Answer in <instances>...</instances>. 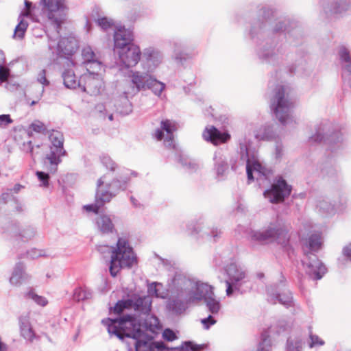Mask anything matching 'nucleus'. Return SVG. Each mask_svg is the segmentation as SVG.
<instances>
[{
    "instance_id": "obj_23",
    "label": "nucleus",
    "mask_w": 351,
    "mask_h": 351,
    "mask_svg": "<svg viewBox=\"0 0 351 351\" xmlns=\"http://www.w3.org/2000/svg\"><path fill=\"white\" fill-rule=\"evenodd\" d=\"M129 300H132L131 308L141 314L147 315L151 311V301L147 296H139L137 294L132 295Z\"/></svg>"
},
{
    "instance_id": "obj_29",
    "label": "nucleus",
    "mask_w": 351,
    "mask_h": 351,
    "mask_svg": "<svg viewBox=\"0 0 351 351\" xmlns=\"http://www.w3.org/2000/svg\"><path fill=\"white\" fill-rule=\"evenodd\" d=\"M95 223L98 230L103 234L112 233L114 230L112 219L107 215H101L97 217Z\"/></svg>"
},
{
    "instance_id": "obj_25",
    "label": "nucleus",
    "mask_w": 351,
    "mask_h": 351,
    "mask_svg": "<svg viewBox=\"0 0 351 351\" xmlns=\"http://www.w3.org/2000/svg\"><path fill=\"white\" fill-rule=\"evenodd\" d=\"M30 276L25 271V265L22 262L15 265L12 276L10 278V282L14 286H19L23 282H27Z\"/></svg>"
},
{
    "instance_id": "obj_1",
    "label": "nucleus",
    "mask_w": 351,
    "mask_h": 351,
    "mask_svg": "<svg viewBox=\"0 0 351 351\" xmlns=\"http://www.w3.org/2000/svg\"><path fill=\"white\" fill-rule=\"evenodd\" d=\"M101 324L106 326L110 335H114L119 339L125 337L132 338L134 342L145 341L147 335L141 329V326L136 318L132 315H125L119 318H106L101 320Z\"/></svg>"
},
{
    "instance_id": "obj_10",
    "label": "nucleus",
    "mask_w": 351,
    "mask_h": 351,
    "mask_svg": "<svg viewBox=\"0 0 351 351\" xmlns=\"http://www.w3.org/2000/svg\"><path fill=\"white\" fill-rule=\"evenodd\" d=\"M292 186L281 176L276 178L271 187L265 191L263 195L269 202L278 204L283 202L291 192Z\"/></svg>"
},
{
    "instance_id": "obj_24",
    "label": "nucleus",
    "mask_w": 351,
    "mask_h": 351,
    "mask_svg": "<svg viewBox=\"0 0 351 351\" xmlns=\"http://www.w3.org/2000/svg\"><path fill=\"white\" fill-rule=\"evenodd\" d=\"M143 62L147 64V71L152 72L160 63L162 55L152 48L145 49L143 54Z\"/></svg>"
},
{
    "instance_id": "obj_45",
    "label": "nucleus",
    "mask_w": 351,
    "mask_h": 351,
    "mask_svg": "<svg viewBox=\"0 0 351 351\" xmlns=\"http://www.w3.org/2000/svg\"><path fill=\"white\" fill-rule=\"evenodd\" d=\"M100 160L102 165L111 171H114L117 167V165L112 159L106 154H103L100 157Z\"/></svg>"
},
{
    "instance_id": "obj_39",
    "label": "nucleus",
    "mask_w": 351,
    "mask_h": 351,
    "mask_svg": "<svg viewBox=\"0 0 351 351\" xmlns=\"http://www.w3.org/2000/svg\"><path fill=\"white\" fill-rule=\"evenodd\" d=\"M165 84L156 78L152 76L151 79H149V82H148V86L147 89H150L156 95H160L162 90L165 89Z\"/></svg>"
},
{
    "instance_id": "obj_32",
    "label": "nucleus",
    "mask_w": 351,
    "mask_h": 351,
    "mask_svg": "<svg viewBox=\"0 0 351 351\" xmlns=\"http://www.w3.org/2000/svg\"><path fill=\"white\" fill-rule=\"evenodd\" d=\"M255 138L258 141H271L276 138V134L270 125H263L255 132Z\"/></svg>"
},
{
    "instance_id": "obj_55",
    "label": "nucleus",
    "mask_w": 351,
    "mask_h": 351,
    "mask_svg": "<svg viewBox=\"0 0 351 351\" xmlns=\"http://www.w3.org/2000/svg\"><path fill=\"white\" fill-rule=\"evenodd\" d=\"M185 345L188 346V351H202L204 348V344H196L193 341H186Z\"/></svg>"
},
{
    "instance_id": "obj_53",
    "label": "nucleus",
    "mask_w": 351,
    "mask_h": 351,
    "mask_svg": "<svg viewBox=\"0 0 351 351\" xmlns=\"http://www.w3.org/2000/svg\"><path fill=\"white\" fill-rule=\"evenodd\" d=\"M29 295L36 304L42 306H46L48 303L47 300L45 297L40 296L33 292H29Z\"/></svg>"
},
{
    "instance_id": "obj_20",
    "label": "nucleus",
    "mask_w": 351,
    "mask_h": 351,
    "mask_svg": "<svg viewBox=\"0 0 351 351\" xmlns=\"http://www.w3.org/2000/svg\"><path fill=\"white\" fill-rule=\"evenodd\" d=\"M82 56L83 63L86 65L87 71H89V70H101L102 63L91 47H84L82 50Z\"/></svg>"
},
{
    "instance_id": "obj_38",
    "label": "nucleus",
    "mask_w": 351,
    "mask_h": 351,
    "mask_svg": "<svg viewBox=\"0 0 351 351\" xmlns=\"http://www.w3.org/2000/svg\"><path fill=\"white\" fill-rule=\"evenodd\" d=\"M176 158L178 162L190 172L195 171L197 168V165L196 163L191 161L186 156L180 152L176 153Z\"/></svg>"
},
{
    "instance_id": "obj_4",
    "label": "nucleus",
    "mask_w": 351,
    "mask_h": 351,
    "mask_svg": "<svg viewBox=\"0 0 351 351\" xmlns=\"http://www.w3.org/2000/svg\"><path fill=\"white\" fill-rule=\"evenodd\" d=\"M136 261L132 248L128 241L119 238L117 248L112 250L109 270L110 275L115 277L121 268L131 267Z\"/></svg>"
},
{
    "instance_id": "obj_47",
    "label": "nucleus",
    "mask_w": 351,
    "mask_h": 351,
    "mask_svg": "<svg viewBox=\"0 0 351 351\" xmlns=\"http://www.w3.org/2000/svg\"><path fill=\"white\" fill-rule=\"evenodd\" d=\"M258 54L261 60L267 62H270L276 56L274 50L271 49H261Z\"/></svg>"
},
{
    "instance_id": "obj_34",
    "label": "nucleus",
    "mask_w": 351,
    "mask_h": 351,
    "mask_svg": "<svg viewBox=\"0 0 351 351\" xmlns=\"http://www.w3.org/2000/svg\"><path fill=\"white\" fill-rule=\"evenodd\" d=\"M20 330L21 336L26 340L32 342L36 338L35 332L29 322L26 319H20Z\"/></svg>"
},
{
    "instance_id": "obj_33",
    "label": "nucleus",
    "mask_w": 351,
    "mask_h": 351,
    "mask_svg": "<svg viewBox=\"0 0 351 351\" xmlns=\"http://www.w3.org/2000/svg\"><path fill=\"white\" fill-rule=\"evenodd\" d=\"M128 94L121 97L114 104L116 111L123 116L128 115L132 112V105L128 98Z\"/></svg>"
},
{
    "instance_id": "obj_64",
    "label": "nucleus",
    "mask_w": 351,
    "mask_h": 351,
    "mask_svg": "<svg viewBox=\"0 0 351 351\" xmlns=\"http://www.w3.org/2000/svg\"><path fill=\"white\" fill-rule=\"evenodd\" d=\"M42 256H43V254H42L41 251L38 250L36 249H32L30 251H27L25 254V256L27 258H32V259L37 258Z\"/></svg>"
},
{
    "instance_id": "obj_51",
    "label": "nucleus",
    "mask_w": 351,
    "mask_h": 351,
    "mask_svg": "<svg viewBox=\"0 0 351 351\" xmlns=\"http://www.w3.org/2000/svg\"><path fill=\"white\" fill-rule=\"evenodd\" d=\"M160 124L162 130L167 132V136L173 135V132L176 130L175 125H173L169 120L166 119L162 121Z\"/></svg>"
},
{
    "instance_id": "obj_15",
    "label": "nucleus",
    "mask_w": 351,
    "mask_h": 351,
    "mask_svg": "<svg viewBox=\"0 0 351 351\" xmlns=\"http://www.w3.org/2000/svg\"><path fill=\"white\" fill-rule=\"evenodd\" d=\"M48 47L52 53H56L53 58H65L69 59L76 51L77 44L75 40L67 38H62L57 43L49 38Z\"/></svg>"
},
{
    "instance_id": "obj_61",
    "label": "nucleus",
    "mask_w": 351,
    "mask_h": 351,
    "mask_svg": "<svg viewBox=\"0 0 351 351\" xmlns=\"http://www.w3.org/2000/svg\"><path fill=\"white\" fill-rule=\"evenodd\" d=\"M152 347L149 348L151 349L150 350L153 351H169V348L167 347L163 341H156V344H152Z\"/></svg>"
},
{
    "instance_id": "obj_2",
    "label": "nucleus",
    "mask_w": 351,
    "mask_h": 351,
    "mask_svg": "<svg viewBox=\"0 0 351 351\" xmlns=\"http://www.w3.org/2000/svg\"><path fill=\"white\" fill-rule=\"evenodd\" d=\"M133 40L134 34L130 29L121 27L114 32V49L125 68L136 66L141 59V49Z\"/></svg>"
},
{
    "instance_id": "obj_31",
    "label": "nucleus",
    "mask_w": 351,
    "mask_h": 351,
    "mask_svg": "<svg viewBox=\"0 0 351 351\" xmlns=\"http://www.w3.org/2000/svg\"><path fill=\"white\" fill-rule=\"evenodd\" d=\"M188 308L187 302L175 298L169 300L167 304V308L172 314L178 315L183 313Z\"/></svg>"
},
{
    "instance_id": "obj_58",
    "label": "nucleus",
    "mask_w": 351,
    "mask_h": 351,
    "mask_svg": "<svg viewBox=\"0 0 351 351\" xmlns=\"http://www.w3.org/2000/svg\"><path fill=\"white\" fill-rule=\"evenodd\" d=\"M37 80L45 86L49 85V81L46 77V70L42 69L38 74Z\"/></svg>"
},
{
    "instance_id": "obj_3",
    "label": "nucleus",
    "mask_w": 351,
    "mask_h": 351,
    "mask_svg": "<svg viewBox=\"0 0 351 351\" xmlns=\"http://www.w3.org/2000/svg\"><path fill=\"white\" fill-rule=\"evenodd\" d=\"M250 238L252 241L261 244L276 243L280 245L290 259L295 256V250L290 244L289 230L284 224L278 221L271 223L263 231H252Z\"/></svg>"
},
{
    "instance_id": "obj_27",
    "label": "nucleus",
    "mask_w": 351,
    "mask_h": 351,
    "mask_svg": "<svg viewBox=\"0 0 351 351\" xmlns=\"http://www.w3.org/2000/svg\"><path fill=\"white\" fill-rule=\"evenodd\" d=\"M333 3L325 8L326 14L332 15H341L351 8V0H332Z\"/></svg>"
},
{
    "instance_id": "obj_50",
    "label": "nucleus",
    "mask_w": 351,
    "mask_h": 351,
    "mask_svg": "<svg viewBox=\"0 0 351 351\" xmlns=\"http://www.w3.org/2000/svg\"><path fill=\"white\" fill-rule=\"evenodd\" d=\"M289 325L288 324L284 321H279L276 326H271L269 330V332L276 330V332L278 335H280V333L285 332L288 329Z\"/></svg>"
},
{
    "instance_id": "obj_60",
    "label": "nucleus",
    "mask_w": 351,
    "mask_h": 351,
    "mask_svg": "<svg viewBox=\"0 0 351 351\" xmlns=\"http://www.w3.org/2000/svg\"><path fill=\"white\" fill-rule=\"evenodd\" d=\"M13 123L10 114L0 115V128H5L9 124Z\"/></svg>"
},
{
    "instance_id": "obj_28",
    "label": "nucleus",
    "mask_w": 351,
    "mask_h": 351,
    "mask_svg": "<svg viewBox=\"0 0 351 351\" xmlns=\"http://www.w3.org/2000/svg\"><path fill=\"white\" fill-rule=\"evenodd\" d=\"M109 196L107 197L103 193H101L97 189L95 193V200L94 204L84 206V208L88 212L98 213L99 209L104 206L106 203L109 202Z\"/></svg>"
},
{
    "instance_id": "obj_54",
    "label": "nucleus",
    "mask_w": 351,
    "mask_h": 351,
    "mask_svg": "<svg viewBox=\"0 0 351 351\" xmlns=\"http://www.w3.org/2000/svg\"><path fill=\"white\" fill-rule=\"evenodd\" d=\"M216 322V319L211 315H209L207 317L201 319V323L203 324L204 328L206 330H208L210 327L212 325H214Z\"/></svg>"
},
{
    "instance_id": "obj_19",
    "label": "nucleus",
    "mask_w": 351,
    "mask_h": 351,
    "mask_svg": "<svg viewBox=\"0 0 351 351\" xmlns=\"http://www.w3.org/2000/svg\"><path fill=\"white\" fill-rule=\"evenodd\" d=\"M302 265L306 266V274L313 280H319L326 274L327 269L322 262L313 254L309 257L308 262L302 261Z\"/></svg>"
},
{
    "instance_id": "obj_13",
    "label": "nucleus",
    "mask_w": 351,
    "mask_h": 351,
    "mask_svg": "<svg viewBox=\"0 0 351 351\" xmlns=\"http://www.w3.org/2000/svg\"><path fill=\"white\" fill-rule=\"evenodd\" d=\"M130 180V177L127 174L120 178H114L110 183L104 185V177L100 178L97 180V189L103 193L105 196H109V201L116 196L121 191H124L127 189Z\"/></svg>"
},
{
    "instance_id": "obj_41",
    "label": "nucleus",
    "mask_w": 351,
    "mask_h": 351,
    "mask_svg": "<svg viewBox=\"0 0 351 351\" xmlns=\"http://www.w3.org/2000/svg\"><path fill=\"white\" fill-rule=\"evenodd\" d=\"M131 305H132V300H130L129 299L121 300L117 302V304H115V306L113 308H112V307L110 308V312L112 311L114 314L119 315L121 313H123V311L125 308H131Z\"/></svg>"
},
{
    "instance_id": "obj_5",
    "label": "nucleus",
    "mask_w": 351,
    "mask_h": 351,
    "mask_svg": "<svg viewBox=\"0 0 351 351\" xmlns=\"http://www.w3.org/2000/svg\"><path fill=\"white\" fill-rule=\"evenodd\" d=\"M294 103L285 93L283 86H278L275 89V94L271 100V110L276 119L282 125H286L293 122L291 110Z\"/></svg>"
},
{
    "instance_id": "obj_52",
    "label": "nucleus",
    "mask_w": 351,
    "mask_h": 351,
    "mask_svg": "<svg viewBox=\"0 0 351 351\" xmlns=\"http://www.w3.org/2000/svg\"><path fill=\"white\" fill-rule=\"evenodd\" d=\"M38 179L41 182L40 186H43L44 187H48L49 186V173H45L43 171H36V173Z\"/></svg>"
},
{
    "instance_id": "obj_48",
    "label": "nucleus",
    "mask_w": 351,
    "mask_h": 351,
    "mask_svg": "<svg viewBox=\"0 0 351 351\" xmlns=\"http://www.w3.org/2000/svg\"><path fill=\"white\" fill-rule=\"evenodd\" d=\"M201 223L196 221H192L187 226V232L189 235L195 236L200 231Z\"/></svg>"
},
{
    "instance_id": "obj_44",
    "label": "nucleus",
    "mask_w": 351,
    "mask_h": 351,
    "mask_svg": "<svg viewBox=\"0 0 351 351\" xmlns=\"http://www.w3.org/2000/svg\"><path fill=\"white\" fill-rule=\"evenodd\" d=\"M317 207L326 213H331L336 209V205L329 202L326 199H322L317 202Z\"/></svg>"
},
{
    "instance_id": "obj_35",
    "label": "nucleus",
    "mask_w": 351,
    "mask_h": 351,
    "mask_svg": "<svg viewBox=\"0 0 351 351\" xmlns=\"http://www.w3.org/2000/svg\"><path fill=\"white\" fill-rule=\"evenodd\" d=\"M304 245L311 252H317L322 246V235L320 233H315L311 234L308 239H306Z\"/></svg>"
},
{
    "instance_id": "obj_22",
    "label": "nucleus",
    "mask_w": 351,
    "mask_h": 351,
    "mask_svg": "<svg viewBox=\"0 0 351 351\" xmlns=\"http://www.w3.org/2000/svg\"><path fill=\"white\" fill-rule=\"evenodd\" d=\"M339 55L341 62L345 64L342 66V79L344 84L351 88V59L349 51L343 46L341 47Z\"/></svg>"
},
{
    "instance_id": "obj_9",
    "label": "nucleus",
    "mask_w": 351,
    "mask_h": 351,
    "mask_svg": "<svg viewBox=\"0 0 351 351\" xmlns=\"http://www.w3.org/2000/svg\"><path fill=\"white\" fill-rule=\"evenodd\" d=\"M228 279L225 281L226 285V295L231 296L234 292L243 293L246 290H243L241 286L247 283L245 280L246 278L245 271L236 263H230L227 265L226 269Z\"/></svg>"
},
{
    "instance_id": "obj_63",
    "label": "nucleus",
    "mask_w": 351,
    "mask_h": 351,
    "mask_svg": "<svg viewBox=\"0 0 351 351\" xmlns=\"http://www.w3.org/2000/svg\"><path fill=\"white\" fill-rule=\"evenodd\" d=\"M190 56L188 53H184L182 51L175 50V58L176 60L182 62L183 60H186Z\"/></svg>"
},
{
    "instance_id": "obj_12",
    "label": "nucleus",
    "mask_w": 351,
    "mask_h": 351,
    "mask_svg": "<svg viewBox=\"0 0 351 351\" xmlns=\"http://www.w3.org/2000/svg\"><path fill=\"white\" fill-rule=\"evenodd\" d=\"M96 70H89L81 76L80 88L90 95H99L104 88V82Z\"/></svg>"
},
{
    "instance_id": "obj_36",
    "label": "nucleus",
    "mask_w": 351,
    "mask_h": 351,
    "mask_svg": "<svg viewBox=\"0 0 351 351\" xmlns=\"http://www.w3.org/2000/svg\"><path fill=\"white\" fill-rule=\"evenodd\" d=\"M28 25V22L25 19H18V24L15 27L13 38L18 40L24 38Z\"/></svg>"
},
{
    "instance_id": "obj_30",
    "label": "nucleus",
    "mask_w": 351,
    "mask_h": 351,
    "mask_svg": "<svg viewBox=\"0 0 351 351\" xmlns=\"http://www.w3.org/2000/svg\"><path fill=\"white\" fill-rule=\"evenodd\" d=\"M62 77L65 87L71 89H74L76 88L77 87H80L81 77L78 80H77L75 74L72 69H65L62 74Z\"/></svg>"
},
{
    "instance_id": "obj_59",
    "label": "nucleus",
    "mask_w": 351,
    "mask_h": 351,
    "mask_svg": "<svg viewBox=\"0 0 351 351\" xmlns=\"http://www.w3.org/2000/svg\"><path fill=\"white\" fill-rule=\"evenodd\" d=\"M22 150L30 154V156L34 158V145L31 141L23 143L22 145Z\"/></svg>"
},
{
    "instance_id": "obj_46",
    "label": "nucleus",
    "mask_w": 351,
    "mask_h": 351,
    "mask_svg": "<svg viewBox=\"0 0 351 351\" xmlns=\"http://www.w3.org/2000/svg\"><path fill=\"white\" fill-rule=\"evenodd\" d=\"M29 129L32 130L34 132L46 134L47 129L44 123L39 120H36L29 125Z\"/></svg>"
},
{
    "instance_id": "obj_7",
    "label": "nucleus",
    "mask_w": 351,
    "mask_h": 351,
    "mask_svg": "<svg viewBox=\"0 0 351 351\" xmlns=\"http://www.w3.org/2000/svg\"><path fill=\"white\" fill-rule=\"evenodd\" d=\"M1 234L5 239L19 244L21 242L27 243L32 240L36 236V231L31 226H27L21 229L17 221H11L1 227Z\"/></svg>"
},
{
    "instance_id": "obj_17",
    "label": "nucleus",
    "mask_w": 351,
    "mask_h": 351,
    "mask_svg": "<svg viewBox=\"0 0 351 351\" xmlns=\"http://www.w3.org/2000/svg\"><path fill=\"white\" fill-rule=\"evenodd\" d=\"M149 72H140V71H131L130 75V91L124 92V94H132L134 95L139 93L141 90L147 89L149 79L152 75L149 74Z\"/></svg>"
},
{
    "instance_id": "obj_42",
    "label": "nucleus",
    "mask_w": 351,
    "mask_h": 351,
    "mask_svg": "<svg viewBox=\"0 0 351 351\" xmlns=\"http://www.w3.org/2000/svg\"><path fill=\"white\" fill-rule=\"evenodd\" d=\"M269 330H265L261 334V341L258 345L257 351H270L271 349V341L269 339Z\"/></svg>"
},
{
    "instance_id": "obj_49",
    "label": "nucleus",
    "mask_w": 351,
    "mask_h": 351,
    "mask_svg": "<svg viewBox=\"0 0 351 351\" xmlns=\"http://www.w3.org/2000/svg\"><path fill=\"white\" fill-rule=\"evenodd\" d=\"M97 23L104 30H107L108 29L112 27L114 25L112 20L109 19L106 17L99 18L97 20Z\"/></svg>"
},
{
    "instance_id": "obj_18",
    "label": "nucleus",
    "mask_w": 351,
    "mask_h": 351,
    "mask_svg": "<svg viewBox=\"0 0 351 351\" xmlns=\"http://www.w3.org/2000/svg\"><path fill=\"white\" fill-rule=\"evenodd\" d=\"M278 285H271L267 288V300L271 304H276L277 301L286 307L291 306L293 304L292 293L289 290H285L282 293L277 291Z\"/></svg>"
},
{
    "instance_id": "obj_8",
    "label": "nucleus",
    "mask_w": 351,
    "mask_h": 351,
    "mask_svg": "<svg viewBox=\"0 0 351 351\" xmlns=\"http://www.w3.org/2000/svg\"><path fill=\"white\" fill-rule=\"evenodd\" d=\"M40 4L43 5V12H47L49 20L55 25L58 33L66 15L65 0H40Z\"/></svg>"
},
{
    "instance_id": "obj_56",
    "label": "nucleus",
    "mask_w": 351,
    "mask_h": 351,
    "mask_svg": "<svg viewBox=\"0 0 351 351\" xmlns=\"http://www.w3.org/2000/svg\"><path fill=\"white\" fill-rule=\"evenodd\" d=\"M311 343L309 344L310 348H313L316 346H323L324 344V341L319 339L317 335H313L312 332H310L309 335Z\"/></svg>"
},
{
    "instance_id": "obj_37",
    "label": "nucleus",
    "mask_w": 351,
    "mask_h": 351,
    "mask_svg": "<svg viewBox=\"0 0 351 351\" xmlns=\"http://www.w3.org/2000/svg\"><path fill=\"white\" fill-rule=\"evenodd\" d=\"M92 297V292L86 287H77L75 289L73 298L77 302L84 301Z\"/></svg>"
},
{
    "instance_id": "obj_26",
    "label": "nucleus",
    "mask_w": 351,
    "mask_h": 351,
    "mask_svg": "<svg viewBox=\"0 0 351 351\" xmlns=\"http://www.w3.org/2000/svg\"><path fill=\"white\" fill-rule=\"evenodd\" d=\"M213 160L214 170L217 178L219 180L222 179L229 168L226 157L221 152H216L214 154Z\"/></svg>"
},
{
    "instance_id": "obj_11",
    "label": "nucleus",
    "mask_w": 351,
    "mask_h": 351,
    "mask_svg": "<svg viewBox=\"0 0 351 351\" xmlns=\"http://www.w3.org/2000/svg\"><path fill=\"white\" fill-rule=\"evenodd\" d=\"M193 298L195 300H203L211 314L215 315L219 313L221 307L220 302L215 298L211 286L204 283L197 285Z\"/></svg>"
},
{
    "instance_id": "obj_40",
    "label": "nucleus",
    "mask_w": 351,
    "mask_h": 351,
    "mask_svg": "<svg viewBox=\"0 0 351 351\" xmlns=\"http://www.w3.org/2000/svg\"><path fill=\"white\" fill-rule=\"evenodd\" d=\"M152 344H156V341L152 337H147L145 341H138L134 342L136 351H152L149 348H152ZM153 351H156L154 350Z\"/></svg>"
},
{
    "instance_id": "obj_62",
    "label": "nucleus",
    "mask_w": 351,
    "mask_h": 351,
    "mask_svg": "<svg viewBox=\"0 0 351 351\" xmlns=\"http://www.w3.org/2000/svg\"><path fill=\"white\" fill-rule=\"evenodd\" d=\"M10 75V70L8 68L1 65L0 66V82L7 81Z\"/></svg>"
},
{
    "instance_id": "obj_14",
    "label": "nucleus",
    "mask_w": 351,
    "mask_h": 351,
    "mask_svg": "<svg viewBox=\"0 0 351 351\" xmlns=\"http://www.w3.org/2000/svg\"><path fill=\"white\" fill-rule=\"evenodd\" d=\"M332 124L328 121L322 123L317 126L315 134L309 138V141L319 143L324 141L328 145L337 143L341 141L342 134L340 131L332 130Z\"/></svg>"
},
{
    "instance_id": "obj_43",
    "label": "nucleus",
    "mask_w": 351,
    "mask_h": 351,
    "mask_svg": "<svg viewBox=\"0 0 351 351\" xmlns=\"http://www.w3.org/2000/svg\"><path fill=\"white\" fill-rule=\"evenodd\" d=\"M302 339L300 337H289L287 341L285 351H300Z\"/></svg>"
},
{
    "instance_id": "obj_16",
    "label": "nucleus",
    "mask_w": 351,
    "mask_h": 351,
    "mask_svg": "<svg viewBox=\"0 0 351 351\" xmlns=\"http://www.w3.org/2000/svg\"><path fill=\"white\" fill-rule=\"evenodd\" d=\"M240 149L241 158L239 162V165H245L247 180L250 182H252L254 181L253 172L256 171L261 174H264L263 167L257 160L251 161L249 158L248 150L246 145L241 144Z\"/></svg>"
},
{
    "instance_id": "obj_21",
    "label": "nucleus",
    "mask_w": 351,
    "mask_h": 351,
    "mask_svg": "<svg viewBox=\"0 0 351 351\" xmlns=\"http://www.w3.org/2000/svg\"><path fill=\"white\" fill-rule=\"evenodd\" d=\"M202 136L205 141H210L215 145L226 143L230 138V134L221 132L214 126H211L210 128H206Z\"/></svg>"
},
{
    "instance_id": "obj_6",
    "label": "nucleus",
    "mask_w": 351,
    "mask_h": 351,
    "mask_svg": "<svg viewBox=\"0 0 351 351\" xmlns=\"http://www.w3.org/2000/svg\"><path fill=\"white\" fill-rule=\"evenodd\" d=\"M51 143L49 153L44 158V165L50 173H54L58 169V166L62 162L61 157L66 155L64 149V136L62 132L52 130L49 135Z\"/></svg>"
},
{
    "instance_id": "obj_57",
    "label": "nucleus",
    "mask_w": 351,
    "mask_h": 351,
    "mask_svg": "<svg viewBox=\"0 0 351 351\" xmlns=\"http://www.w3.org/2000/svg\"><path fill=\"white\" fill-rule=\"evenodd\" d=\"M163 338L168 341H173L178 338L176 333L169 328H166L162 332Z\"/></svg>"
}]
</instances>
